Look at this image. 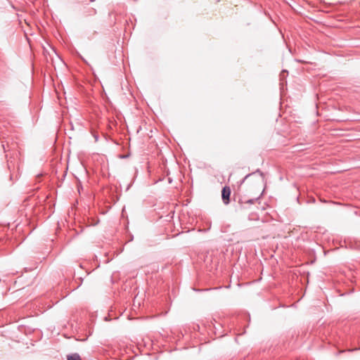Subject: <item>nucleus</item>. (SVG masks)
<instances>
[{"label": "nucleus", "instance_id": "f257e3e1", "mask_svg": "<svg viewBox=\"0 0 360 360\" xmlns=\"http://www.w3.org/2000/svg\"><path fill=\"white\" fill-rule=\"evenodd\" d=\"M231 188L229 186H224L221 191V198L225 205L230 202Z\"/></svg>", "mask_w": 360, "mask_h": 360}, {"label": "nucleus", "instance_id": "f03ea898", "mask_svg": "<svg viewBox=\"0 0 360 360\" xmlns=\"http://www.w3.org/2000/svg\"><path fill=\"white\" fill-rule=\"evenodd\" d=\"M68 360H82L78 354H73L68 356Z\"/></svg>", "mask_w": 360, "mask_h": 360}, {"label": "nucleus", "instance_id": "7ed1b4c3", "mask_svg": "<svg viewBox=\"0 0 360 360\" xmlns=\"http://www.w3.org/2000/svg\"><path fill=\"white\" fill-rule=\"evenodd\" d=\"M257 199V198H252V199H250L247 201L248 203H250V204H253L255 203V202L256 201V200Z\"/></svg>", "mask_w": 360, "mask_h": 360}, {"label": "nucleus", "instance_id": "20e7f679", "mask_svg": "<svg viewBox=\"0 0 360 360\" xmlns=\"http://www.w3.org/2000/svg\"><path fill=\"white\" fill-rule=\"evenodd\" d=\"M251 174H248L245 176V179H248Z\"/></svg>", "mask_w": 360, "mask_h": 360}, {"label": "nucleus", "instance_id": "39448f33", "mask_svg": "<svg viewBox=\"0 0 360 360\" xmlns=\"http://www.w3.org/2000/svg\"><path fill=\"white\" fill-rule=\"evenodd\" d=\"M95 139H96V141H97L98 140V136H95Z\"/></svg>", "mask_w": 360, "mask_h": 360}, {"label": "nucleus", "instance_id": "423d86ee", "mask_svg": "<svg viewBox=\"0 0 360 360\" xmlns=\"http://www.w3.org/2000/svg\"><path fill=\"white\" fill-rule=\"evenodd\" d=\"M358 349L357 348H355L354 350H357ZM351 351H354V349H352Z\"/></svg>", "mask_w": 360, "mask_h": 360}]
</instances>
